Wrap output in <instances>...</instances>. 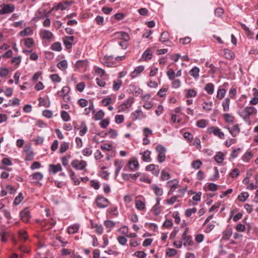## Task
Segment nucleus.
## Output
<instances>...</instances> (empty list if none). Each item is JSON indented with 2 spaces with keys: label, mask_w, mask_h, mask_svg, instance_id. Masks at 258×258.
I'll use <instances>...</instances> for the list:
<instances>
[{
  "label": "nucleus",
  "mask_w": 258,
  "mask_h": 258,
  "mask_svg": "<svg viewBox=\"0 0 258 258\" xmlns=\"http://www.w3.org/2000/svg\"><path fill=\"white\" fill-rule=\"evenodd\" d=\"M140 178V180L142 182H146L147 183H151V180L148 178L145 174H141Z\"/></svg>",
  "instance_id": "60"
},
{
  "label": "nucleus",
  "mask_w": 258,
  "mask_h": 258,
  "mask_svg": "<svg viewBox=\"0 0 258 258\" xmlns=\"http://www.w3.org/2000/svg\"><path fill=\"white\" fill-rule=\"evenodd\" d=\"M144 69V67L143 66H139L137 67L134 71L131 73V77L132 78H135L143 71Z\"/></svg>",
  "instance_id": "19"
},
{
  "label": "nucleus",
  "mask_w": 258,
  "mask_h": 258,
  "mask_svg": "<svg viewBox=\"0 0 258 258\" xmlns=\"http://www.w3.org/2000/svg\"><path fill=\"white\" fill-rule=\"evenodd\" d=\"M109 119L108 118L102 119L100 122V126L103 128H105L109 125Z\"/></svg>",
  "instance_id": "64"
},
{
  "label": "nucleus",
  "mask_w": 258,
  "mask_h": 258,
  "mask_svg": "<svg viewBox=\"0 0 258 258\" xmlns=\"http://www.w3.org/2000/svg\"><path fill=\"white\" fill-rule=\"evenodd\" d=\"M152 53L150 52V50L147 49L145 50V51L143 53L142 55L143 58L146 60H148L152 58Z\"/></svg>",
  "instance_id": "46"
},
{
  "label": "nucleus",
  "mask_w": 258,
  "mask_h": 258,
  "mask_svg": "<svg viewBox=\"0 0 258 258\" xmlns=\"http://www.w3.org/2000/svg\"><path fill=\"white\" fill-rule=\"evenodd\" d=\"M214 159L218 163H221L224 160V155L222 152H219L214 156Z\"/></svg>",
  "instance_id": "28"
},
{
  "label": "nucleus",
  "mask_w": 258,
  "mask_h": 258,
  "mask_svg": "<svg viewBox=\"0 0 258 258\" xmlns=\"http://www.w3.org/2000/svg\"><path fill=\"white\" fill-rule=\"evenodd\" d=\"M23 198L24 197L23 194L21 192H20L18 194V195L15 198L14 201V204L16 206L18 205L23 200Z\"/></svg>",
  "instance_id": "45"
},
{
  "label": "nucleus",
  "mask_w": 258,
  "mask_h": 258,
  "mask_svg": "<svg viewBox=\"0 0 258 258\" xmlns=\"http://www.w3.org/2000/svg\"><path fill=\"white\" fill-rule=\"evenodd\" d=\"M256 113V109L252 106H247L244 109L238 112L239 116L246 122L249 121V117L253 113Z\"/></svg>",
  "instance_id": "1"
},
{
  "label": "nucleus",
  "mask_w": 258,
  "mask_h": 258,
  "mask_svg": "<svg viewBox=\"0 0 258 258\" xmlns=\"http://www.w3.org/2000/svg\"><path fill=\"white\" fill-rule=\"evenodd\" d=\"M252 157V154L250 152H246L242 156V159L245 162H248Z\"/></svg>",
  "instance_id": "56"
},
{
  "label": "nucleus",
  "mask_w": 258,
  "mask_h": 258,
  "mask_svg": "<svg viewBox=\"0 0 258 258\" xmlns=\"http://www.w3.org/2000/svg\"><path fill=\"white\" fill-rule=\"evenodd\" d=\"M79 226L78 225H73L70 226L68 229V232L69 234H74L77 232L79 230Z\"/></svg>",
  "instance_id": "35"
},
{
  "label": "nucleus",
  "mask_w": 258,
  "mask_h": 258,
  "mask_svg": "<svg viewBox=\"0 0 258 258\" xmlns=\"http://www.w3.org/2000/svg\"><path fill=\"white\" fill-rule=\"evenodd\" d=\"M179 196H173L172 197H171L170 199H167L166 201H165V202L168 205H173L174 203H175L176 201H177V198L179 197Z\"/></svg>",
  "instance_id": "55"
},
{
  "label": "nucleus",
  "mask_w": 258,
  "mask_h": 258,
  "mask_svg": "<svg viewBox=\"0 0 258 258\" xmlns=\"http://www.w3.org/2000/svg\"><path fill=\"white\" fill-rule=\"evenodd\" d=\"M104 225L109 229V231H110L114 227L115 223L111 220H106L104 222Z\"/></svg>",
  "instance_id": "50"
},
{
  "label": "nucleus",
  "mask_w": 258,
  "mask_h": 258,
  "mask_svg": "<svg viewBox=\"0 0 258 258\" xmlns=\"http://www.w3.org/2000/svg\"><path fill=\"white\" fill-rule=\"evenodd\" d=\"M60 115L62 119L64 121H68L70 120V116L69 113L64 110L61 111Z\"/></svg>",
  "instance_id": "48"
},
{
  "label": "nucleus",
  "mask_w": 258,
  "mask_h": 258,
  "mask_svg": "<svg viewBox=\"0 0 258 258\" xmlns=\"http://www.w3.org/2000/svg\"><path fill=\"white\" fill-rule=\"evenodd\" d=\"M22 220L24 222H28L31 218V215L28 208H25L20 212Z\"/></svg>",
  "instance_id": "10"
},
{
  "label": "nucleus",
  "mask_w": 258,
  "mask_h": 258,
  "mask_svg": "<svg viewBox=\"0 0 258 258\" xmlns=\"http://www.w3.org/2000/svg\"><path fill=\"white\" fill-rule=\"evenodd\" d=\"M96 204L99 208H105L109 205V201L103 197H99L96 200Z\"/></svg>",
  "instance_id": "6"
},
{
  "label": "nucleus",
  "mask_w": 258,
  "mask_h": 258,
  "mask_svg": "<svg viewBox=\"0 0 258 258\" xmlns=\"http://www.w3.org/2000/svg\"><path fill=\"white\" fill-rule=\"evenodd\" d=\"M51 49L54 51H61V50L62 49L61 43L59 42H56L54 43L51 46Z\"/></svg>",
  "instance_id": "43"
},
{
  "label": "nucleus",
  "mask_w": 258,
  "mask_h": 258,
  "mask_svg": "<svg viewBox=\"0 0 258 258\" xmlns=\"http://www.w3.org/2000/svg\"><path fill=\"white\" fill-rule=\"evenodd\" d=\"M179 181L176 179H174L168 181L167 183V185L170 187V189L168 192V195H170L176 189Z\"/></svg>",
  "instance_id": "9"
},
{
  "label": "nucleus",
  "mask_w": 258,
  "mask_h": 258,
  "mask_svg": "<svg viewBox=\"0 0 258 258\" xmlns=\"http://www.w3.org/2000/svg\"><path fill=\"white\" fill-rule=\"evenodd\" d=\"M0 14L4 15L12 13L15 10V6L13 4H3L1 6Z\"/></svg>",
  "instance_id": "5"
},
{
  "label": "nucleus",
  "mask_w": 258,
  "mask_h": 258,
  "mask_svg": "<svg viewBox=\"0 0 258 258\" xmlns=\"http://www.w3.org/2000/svg\"><path fill=\"white\" fill-rule=\"evenodd\" d=\"M182 241H183V244L184 246H191L194 244V242L192 239V236L189 234V228L186 227L184 231L181 235Z\"/></svg>",
  "instance_id": "2"
},
{
  "label": "nucleus",
  "mask_w": 258,
  "mask_h": 258,
  "mask_svg": "<svg viewBox=\"0 0 258 258\" xmlns=\"http://www.w3.org/2000/svg\"><path fill=\"white\" fill-rule=\"evenodd\" d=\"M71 165L76 169L83 170L86 166V162L83 160L79 162L78 160H75L71 162Z\"/></svg>",
  "instance_id": "8"
},
{
  "label": "nucleus",
  "mask_w": 258,
  "mask_h": 258,
  "mask_svg": "<svg viewBox=\"0 0 258 258\" xmlns=\"http://www.w3.org/2000/svg\"><path fill=\"white\" fill-rule=\"evenodd\" d=\"M177 253V250L173 248H168L166 251V255L169 257H172L175 255Z\"/></svg>",
  "instance_id": "58"
},
{
  "label": "nucleus",
  "mask_w": 258,
  "mask_h": 258,
  "mask_svg": "<svg viewBox=\"0 0 258 258\" xmlns=\"http://www.w3.org/2000/svg\"><path fill=\"white\" fill-rule=\"evenodd\" d=\"M69 148V143L67 142H63L59 149V152L60 153H63L65 152Z\"/></svg>",
  "instance_id": "47"
},
{
  "label": "nucleus",
  "mask_w": 258,
  "mask_h": 258,
  "mask_svg": "<svg viewBox=\"0 0 258 258\" xmlns=\"http://www.w3.org/2000/svg\"><path fill=\"white\" fill-rule=\"evenodd\" d=\"M205 90L210 95L213 94L214 91V85L211 83H208L205 88Z\"/></svg>",
  "instance_id": "27"
},
{
  "label": "nucleus",
  "mask_w": 258,
  "mask_h": 258,
  "mask_svg": "<svg viewBox=\"0 0 258 258\" xmlns=\"http://www.w3.org/2000/svg\"><path fill=\"white\" fill-rule=\"evenodd\" d=\"M224 55L226 58L228 59H232L234 57V54L231 50L228 49L224 50Z\"/></svg>",
  "instance_id": "29"
},
{
  "label": "nucleus",
  "mask_w": 258,
  "mask_h": 258,
  "mask_svg": "<svg viewBox=\"0 0 258 258\" xmlns=\"http://www.w3.org/2000/svg\"><path fill=\"white\" fill-rule=\"evenodd\" d=\"M118 34L120 37V39H122L124 42H127L129 41L130 37L128 34L123 31L118 32Z\"/></svg>",
  "instance_id": "33"
},
{
  "label": "nucleus",
  "mask_w": 258,
  "mask_h": 258,
  "mask_svg": "<svg viewBox=\"0 0 258 258\" xmlns=\"http://www.w3.org/2000/svg\"><path fill=\"white\" fill-rule=\"evenodd\" d=\"M240 150L241 149L240 148L234 149L230 154V158L232 159L236 158L238 156V155Z\"/></svg>",
  "instance_id": "63"
},
{
  "label": "nucleus",
  "mask_w": 258,
  "mask_h": 258,
  "mask_svg": "<svg viewBox=\"0 0 258 258\" xmlns=\"http://www.w3.org/2000/svg\"><path fill=\"white\" fill-rule=\"evenodd\" d=\"M114 166L116 167L115 171V176L117 177L118 175V174L121 170V168L123 167L124 163L123 160L122 159H117L114 161Z\"/></svg>",
  "instance_id": "11"
},
{
  "label": "nucleus",
  "mask_w": 258,
  "mask_h": 258,
  "mask_svg": "<svg viewBox=\"0 0 258 258\" xmlns=\"http://www.w3.org/2000/svg\"><path fill=\"white\" fill-rule=\"evenodd\" d=\"M134 99L133 97H129L125 100L122 104L117 107L118 112H120L131 107L134 102Z\"/></svg>",
  "instance_id": "4"
},
{
  "label": "nucleus",
  "mask_w": 258,
  "mask_h": 258,
  "mask_svg": "<svg viewBox=\"0 0 258 258\" xmlns=\"http://www.w3.org/2000/svg\"><path fill=\"white\" fill-rule=\"evenodd\" d=\"M70 91V89L68 86H64L62 87L61 91L57 92V94L60 97H67Z\"/></svg>",
  "instance_id": "20"
},
{
  "label": "nucleus",
  "mask_w": 258,
  "mask_h": 258,
  "mask_svg": "<svg viewBox=\"0 0 258 258\" xmlns=\"http://www.w3.org/2000/svg\"><path fill=\"white\" fill-rule=\"evenodd\" d=\"M226 90L224 89H219L217 91V97L219 99H223L225 95Z\"/></svg>",
  "instance_id": "54"
},
{
  "label": "nucleus",
  "mask_w": 258,
  "mask_h": 258,
  "mask_svg": "<svg viewBox=\"0 0 258 258\" xmlns=\"http://www.w3.org/2000/svg\"><path fill=\"white\" fill-rule=\"evenodd\" d=\"M197 210L196 208L187 209L185 212V215L187 217H189L192 214L195 213Z\"/></svg>",
  "instance_id": "59"
},
{
  "label": "nucleus",
  "mask_w": 258,
  "mask_h": 258,
  "mask_svg": "<svg viewBox=\"0 0 258 258\" xmlns=\"http://www.w3.org/2000/svg\"><path fill=\"white\" fill-rule=\"evenodd\" d=\"M80 128V131L79 132V135L81 136H84L88 131V127L87 126L86 123L84 121L81 122Z\"/></svg>",
  "instance_id": "25"
},
{
  "label": "nucleus",
  "mask_w": 258,
  "mask_h": 258,
  "mask_svg": "<svg viewBox=\"0 0 258 258\" xmlns=\"http://www.w3.org/2000/svg\"><path fill=\"white\" fill-rule=\"evenodd\" d=\"M249 197V194L247 192H242L237 197L238 200L240 202H244L246 201Z\"/></svg>",
  "instance_id": "37"
},
{
  "label": "nucleus",
  "mask_w": 258,
  "mask_h": 258,
  "mask_svg": "<svg viewBox=\"0 0 258 258\" xmlns=\"http://www.w3.org/2000/svg\"><path fill=\"white\" fill-rule=\"evenodd\" d=\"M232 234V229L231 228L228 227L223 232L222 239L228 240L230 238Z\"/></svg>",
  "instance_id": "21"
},
{
  "label": "nucleus",
  "mask_w": 258,
  "mask_h": 258,
  "mask_svg": "<svg viewBox=\"0 0 258 258\" xmlns=\"http://www.w3.org/2000/svg\"><path fill=\"white\" fill-rule=\"evenodd\" d=\"M202 165V162L200 160L194 161L191 163V167L196 169H199Z\"/></svg>",
  "instance_id": "52"
},
{
  "label": "nucleus",
  "mask_w": 258,
  "mask_h": 258,
  "mask_svg": "<svg viewBox=\"0 0 258 258\" xmlns=\"http://www.w3.org/2000/svg\"><path fill=\"white\" fill-rule=\"evenodd\" d=\"M136 208L140 211H145L146 204L145 202L141 200H138L135 201Z\"/></svg>",
  "instance_id": "17"
},
{
  "label": "nucleus",
  "mask_w": 258,
  "mask_h": 258,
  "mask_svg": "<svg viewBox=\"0 0 258 258\" xmlns=\"http://www.w3.org/2000/svg\"><path fill=\"white\" fill-rule=\"evenodd\" d=\"M122 85V81L120 80H114L113 84V89L118 91Z\"/></svg>",
  "instance_id": "42"
},
{
  "label": "nucleus",
  "mask_w": 258,
  "mask_h": 258,
  "mask_svg": "<svg viewBox=\"0 0 258 258\" xmlns=\"http://www.w3.org/2000/svg\"><path fill=\"white\" fill-rule=\"evenodd\" d=\"M39 105L40 106H43L45 107H48L50 106V102L43 98L40 97L39 98Z\"/></svg>",
  "instance_id": "39"
},
{
  "label": "nucleus",
  "mask_w": 258,
  "mask_h": 258,
  "mask_svg": "<svg viewBox=\"0 0 258 258\" xmlns=\"http://www.w3.org/2000/svg\"><path fill=\"white\" fill-rule=\"evenodd\" d=\"M32 33L31 29L29 27H27L20 32V35L21 36L25 37L31 34Z\"/></svg>",
  "instance_id": "41"
},
{
  "label": "nucleus",
  "mask_w": 258,
  "mask_h": 258,
  "mask_svg": "<svg viewBox=\"0 0 258 258\" xmlns=\"http://www.w3.org/2000/svg\"><path fill=\"white\" fill-rule=\"evenodd\" d=\"M41 36L45 39H51L53 35L52 32L48 30H43L40 32Z\"/></svg>",
  "instance_id": "22"
},
{
  "label": "nucleus",
  "mask_w": 258,
  "mask_h": 258,
  "mask_svg": "<svg viewBox=\"0 0 258 258\" xmlns=\"http://www.w3.org/2000/svg\"><path fill=\"white\" fill-rule=\"evenodd\" d=\"M224 119L226 122L233 123L234 120V117L229 113H225L223 114Z\"/></svg>",
  "instance_id": "34"
},
{
  "label": "nucleus",
  "mask_w": 258,
  "mask_h": 258,
  "mask_svg": "<svg viewBox=\"0 0 258 258\" xmlns=\"http://www.w3.org/2000/svg\"><path fill=\"white\" fill-rule=\"evenodd\" d=\"M169 33L166 31H164L161 33L160 37L159 38V41L163 43H165L166 42L169 41Z\"/></svg>",
  "instance_id": "23"
},
{
  "label": "nucleus",
  "mask_w": 258,
  "mask_h": 258,
  "mask_svg": "<svg viewBox=\"0 0 258 258\" xmlns=\"http://www.w3.org/2000/svg\"><path fill=\"white\" fill-rule=\"evenodd\" d=\"M208 121L206 119H202L199 120H198L197 123L196 125L197 126L200 128H205L208 124Z\"/></svg>",
  "instance_id": "40"
},
{
  "label": "nucleus",
  "mask_w": 258,
  "mask_h": 258,
  "mask_svg": "<svg viewBox=\"0 0 258 258\" xmlns=\"http://www.w3.org/2000/svg\"><path fill=\"white\" fill-rule=\"evenodd\" d=\"M230 100L229 98H226L224 99L222 102V106L224 111H228L229 109Z\"/></svg>",
  "instance_id": "36"
},
{
  "label": "nucleus",
  "mask_w": 258,
  "mask_h": 258,
  "mask_svg": "<svg viewBox=\"0 0 258 258\" xmlns=\"http://www.w3.org/2000/svg\"><path fill=\"white\" fill-rule=\"evenodd\" d=\"M127 165L131 171H135L139 166L138 160L136 158H134L132 160L129 161Z\"/></svg>",
  "instance_id": "13"
},
{
  "label": "nucleus",
  "mask_w": 258,
  "mask_h": 258,
  "mask_svg": "<svg viewBox=\"0 0 258 258\" xmlns=\"http://www.w3.org/2000/svg\"><path fill=\"white\" fill-rule=\"evenodd\" d=\"M202 105L203 109L207 112H209L212 110V107L213 106V103L212 102H204Z\"/></svg>",
  "instance_id": "32"
},
{
  "label": "nucleus",
  "mask_w": 258,
  "mask_h": 258,
  "mask_svg": "<svg viewBox=\"0 0 258 258\" xmlns=\"http://www.w3.org/2000/svg\"><path fill=\"white\" fill-rule=\"evenodd\" d=\"M142 155V160L147 162H150L152 160L150 155L151 152L148 150H146L142 153H140Z\"/></svg>",
  "instance_id": "16"
},
{
  "label": "nucleus",
  "mask_w": 258,
  "mask_h": 258,
  "mask_svg": "<svg viewBox=\"0 0 258 258\" xmlns=\"http://www.w3.org/2000/svg\"><path fill=\"white\" fill-rule=\"evenodd\" d=\"M167 75L170 80H173L175 77V74L172 69H170L167 72Z\"/></svg>",
  "instance_id": "57"
},
{
  "label": "nucleus",
  "mask_w": 258,
  "mask_h": 258,
  "mask_svg": "<svg viewBox=\"0 0 258 258\" xmlns=\"http://www.w3.org/2000/svg\"><path fill=\"white\" fill-rule=\"evenodd\" d=\"M131 117L133 120H136L145 118V115L143 114L141 110L138 109L132 113Z\"/></svg>",
  "instance_id": "14"
},
{
  "label": "nucleus",
  "mask_w": 258,
  "mask_h": 258,
  "mask_svg": "<svg viewBox=\"0 0 258 258\" xmlns=\"http://www.w3.org/2000/svg\"><path fill=\"white\" fill-rule=\"evenodd\" d=\"M75 37L73 36H66L62 38L63 43L67 49H71L72 47Z\"/></svg>",
  "instance_id": "7"
},
{
  "label": "nucleus",
  "mask_w": 258,
  "mask_h": 258,
  "mask_svg": "<svg viewBox=\"0 0 258 258\" xmlns=\"http://www.w3.org/2000/svg\"><path fill=\"white\" fill-rule=\"evenodd\" d=\"M62 170V168L60 164H50L49 165V171L53 174Z\"/></svg>",
  "instance_id": "15"
},
{
  "label": "nucleus",
  "mask_w": 258,
  "mask_h": 258,
  "mask_svg": "<svg viewBox=\"0 0 258 258\" xmlns=\"http://www.w3.org/2000/svg\"><path fill=\"white\" fill-rule=\"evenodd\" d=\"M73 3V2L72 1H65L63 3H59L55 5V11H57L59 9L62 11L65 10L67 8L71 6Z\"/></svg>",
  "instance_id": "12"
},
{
  "label": "nucleus",
  "mask_w": 258,
  "mask_h": 258,
  "mask_svg": "<svg viewBox=\"0 0 258 258\" xmlns=\"http://www.w3.org/2000/svg\"><path fill=\"white\" fill-rule=\"evenodd\" d=\"M69 172L70 173V177L71 179L73 180L74 184L76 185H79L80 181L76 175L75 173L72 169H69Z\"/></svg>",
  "instance_id": "24"
},
{
  "label": "nucleus",
  "mask_w": 258,
  "mask_h": 258,
  "mask_svg": "<svg viewBox=\"0 0 258 258\" xmlns=\"http://www.w3.org/2000/svg\"><path fill=\"white\" fill-rule=\"evenodd\" d=\"M30 177H32V178L33 179H35L37 181H39V180H41L43 178V175L42 173L40 172H34V173H33L30 176Z\"/></svg>",
  "instance_id": "38"
},
{
  "label": "nucleus",
  "mask_w": 258,
  "mask_h": 258,
  "mask_svg": "<svg viewBox=\"0 0 258 258\" xmlns=\"http://www.w3.org/2000/svg\"><path fill=\"white\" fill-rule=\"evenodd\" d=\"M207 132L209 135L213 134L214 136L217 137L220 139L223 140L225 138L224 133L217 126H210L207 128Z\"/></svg>",
  "instance_id": "3"
},
{
  "label": "nucleus",
  "mask_w": 258,
  "mask_h": 258,
  "mask_svg": "<svg viewBox=\"0 0 258 258\" xmlns=\"http://www.w3.org/2000/svg\"><path fill=\"white\" fill-rule=\"evenodd\" d=\"M19 239L22 242H25L28 239V236L26 231L21 230L19 232Z\"/></svg>",
  "instance_id": "26"
},
{
  "label": "nucleus",
  "mask_w": 258,
  "mask_h": 258,
  "mask_svg": "<svg viewBox=\"0 0 258 258\" xmlns=\"http://www.w3.org/2000/svg\"><path fill=\"white\" fill-rule=\"evenodd\" d=\"M50 79L53 82L59 83L61 81V78L57 74L51 75L50 76Z\"/></svg>",
  "instance_id": "49"
},
{
  "label": "nucleus",
  "mask_w": 258,
  "mask_h": 258,
  "mask_svg": "<svg viewBox=\"0 0 258 258\" xmlns=\"http://www.w3.org/2000/svg\"><path fill=\"white\" fill-rule=\"evenodd\" d=\"M172 81L171 86L173 88L177 89L180 87L181 81L179 79H175L174 78V80Z\"/></svg>",
  "instance_id": "51"
},
{
  "label": "nucleus",
  "mask_w": 258,
  "mask_h": 258,
  "mask_svg": "<svg viewBox=\"0 0 258 258\" xmlns=\"http://www.w3.org/2000/svg\"><path fill=\"white\" fill-rule=\"evenodd\" d=\"M200 70L197 67H194L192 68V69L189 71V74L192 76L195 79H197L199 77Z\"/></svg>",
  "instance_id": "31"
},
{
  "label": "nucleus",
  "mask_w": 258,
  "mask_h": 258,
  "mask_svg": "<svg viewBox=\"0 0 258 258\" xmlns=\"http://www.w3.org/2000/svg\"><path fill=\"white\" fill-rule=\"evenodd\" d=\"M34 43V40L32 38H27L25 40V45L28 48H31Z\"/></svg>",
  "instance_id": "53"
},
{
  "label": "nucleus",
  "mask_w": 258,
  "mask_h": 258,
  "mask_svg": "<svg viewBox=\"0 0 258 258\" xmlns=\"http://www.w3.org/2000/svg\"><path fill=\"white\" fill-rule=\"evenodd\" d=\"M104 116V112L102 110H99L94 115V119L99 120L102 119Z\"/></svg>",
  "instance_id": "44"
},
{
  "label": "nucleus",
  "mask_w": 258,
  "mask_h": 258,
  "mask_svg": "<svg viewBox=\"0 0 258 258\" xmlns=\"http://www.w3.org/2000/svg\"><path fill=\"white\" fill-rule=\"evenodd\" d=\"M156 150L159 154L165 153L166 148L162 145H158L156 147Z\"/></svg>",
  "instance_id": "61"
},
{
  "label": "nucleus",
  "mask_w": 258,
  "mask_h": 258,
  "mask_svg": "<svg viewBox=\"0 0 258 258\" xmlns=\"http://www.w3.org/2000/svg\"><path fill=\"white\" fill-rule=\"evenodd\" d=\"M9 73V70L6 68H1L0 69V76L2 77H6Z\"/></svg>",
  "instance_id": "62"
},
{
  "label": "nucleus",
  "mask_w": 258,
  "mask_h": 258,
  "mask_svg": "<svg viewBox=\"0 0 258 258\" xmlns=\"http://www.w3.org/2000/svg\"><path fill=\"white\" fill-rule=\"evenodd\" d=\"M57 67L60 70L64 71L68 68V62L65 59L61 60L57 63Z\"/></svg>",
  "instance_id": "30"
},
{
  "label": "nucleus",
  "mask_w": 258,
  "mask_h": 258,
  "mask_svg": "<svg viewBox=\"0 0 258 258\" xmlns=\"http://www.w3.org/2000/svg\"><path fill=\"white\" fill-rule=\"evenodd\" d=\"M151 189H152L156 196L158 197L161 196L163 195V191L161 188H160L157 184H153L151 186Z\"/></svg>",
  "instance_id": "18"
}]
</instances>
